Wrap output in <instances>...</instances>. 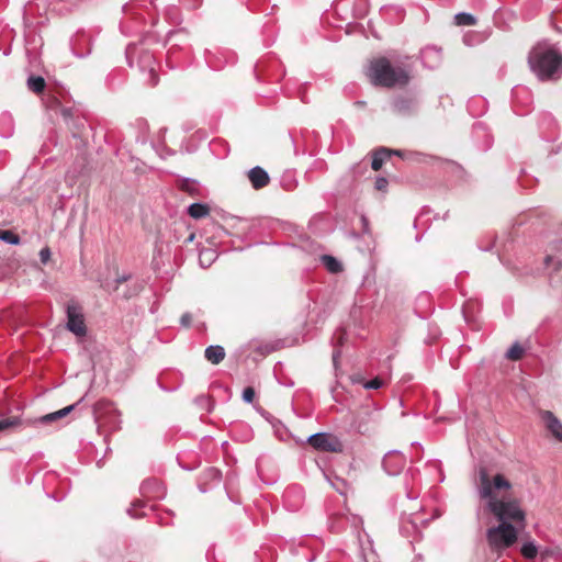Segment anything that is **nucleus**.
Instances as JSON below:
<instances>
[{
	"mask_svg": "<svg viewBox=\"0 0 562 562\" xmlns=\"http://www.w3.org/2000/svg\"><path fill=\"white\" fill-rule=\"evenodd\" d=\"M391 151H392V155H396V156H398V157H401V158H403V159L408 158V155H413L412 153H411V154H408V153H406V151L398 150V149H391Z\"/></svg>",
	"mask_w": 562,
	"mask_h": 562,
	"instance_id": "34",
	"label": "nucleus"
},
{
	"mask_svg": "<svg viewBox=\"0 0 562 562\" xmlns=\"http://www.w3.org/2000/svg\"><path fill=\"white\" fill-rule=\"evenodd\" d=\"M153 482H149V481H145L142 486H140V491L143 493H146L147 488L149 487V485L151 484Z\"/></svg>",
	"mask_w": 562,
	"mask_h": 562,
	"instance_id": "35",
	"label": "nucleus"
},
{
	"mask_svg": "<svg viewBox=\"0 0 562 562\" xmlns=\"http://www.w3.org/2000/svg\"><path fill=\"white\" fill-rule=\"evenodd\" d=\"M416 105L415 99L411 97H397L392 102L393 111L398 114H408L414 111Z\"/></svg>",
	"mask_w": 562,
	"mask_h": 562,
	"instance_id": "12",
	"label": "nucleus"
},
{
	"mask_svg": "<svg viewBox=\"0 0 562 562\" xmlns=\"http://www.w3.org/2000/svg\"><path fill=\"white\" fill-rule=\"evenodd\" d=\"M477 493L481 499L485 501L483 509L492 514L499 524L522 522L525 513L519 502L514 498H498L496 492L512 488L510 482L503 475L496 474L490 477L486 468L477 470Z\"/></svg>",
	"mask_w": 562,
	"mask_h": 562,
	"instance_id": "1",
	"label": "nucleus"
},
{
	"mask_svg": "<svg viewBox=\"0 0 562 562\" xmlns=\"http://www.w3.org/2000/svg\"><path fill=\"white\" fill-rule=\"evenodd\" d=\"M221 472L215 468H209L205 470L201 476V483L199 484V488L202 493H205L209 487L205 486L206 483H220L221 481Z\"/></svg>",
	"mask_w": 562,
	"mask_h": 562,
	"instance_id": "13",
	"label": "nucleus"
},
{
	"mask_svg": "<svg viewBox=\"0 0 562 562\" xmlns=\"http://www.w3.org/2000/svg\"><path fill=\"white\" fill-rule=\"evenodd\" d=\"M248 179L252 188L256 190L265 188L270 181L268 172L259 166H256L248 171Z\"/></svg>",
	"mask_w": 562,
	"mask_h": 562,
	"instance_id": "10",
	"label": "nucleus"
},
{
	"mask_svg": "<svg viewBox=\"0 0 562 562\" xmlns=\"http://www.w3.org/2000/svg\"><path fill=\"white\" fill-rule=\"evenodd\" d=\"M518 539L517 529L513 524H499L486 530V541L491 552L498 558L514 546Z\"/></svg>",
	"mask_w": 562,
	"mask_h": 562,
	"instance_id": "4",
	"label": "nucleus"
},
{
	"mask_svg": "<svg viewBox=\"0 0 562 562\" xmlns=\"http://www.w3.org/2000/svg\"><path fill=\"white\" fill-rule=\"evenodd\" d=\"M205 255H212V252H211V251H205V252H201V254H200V262H201L202 265H203V257H204Z\"/></svg>",
	"mask_w": 562,
	"mask_h": 562,
	"instance_id": "36",
	"label": "nucleus"
},
{
	"mask_svg": "<svg viewBox=\"0 0 562 562\" xmlns=\"http://www.w3.org/2000/svg\"><path fill=\"white\" fill-rule=\"evenodd\" d=\"M138 67L142 71H148L151 86L157 85V75L155 72V57L149 52H143L138 57Z\"/></svg>",
	"mask_w": 562,
	"mask_h": 562,
	"instance_id": "9",
	"label": "nucleus"
},
{
	"mask_svg": "<svg viewBox=\"0 0 562 562\" xmlns=\"http://www.w3.org/2000/svg\"><path fill=\"white\" fill-rule=\"evenodd\" d=\"M520 552L524 558L532 560L538 554V547L536 546L535 541H527L521 546Z\"/></svg>",
	"mask_w": 562,
	"mask_h": 562,
	"instance_id": "21",
	"label": "nucleus"
},
{
	"mask_svg": "<svg viewBox=\"0 0 562 562\" xmlns=\"http://www.w3.org/2000/svg\"><path fill=\"white\" fill-rule=\"evenodd\" d=\"M525 349L519 345V342H515L506 352V358L513 361H517L521 359Z\"/></svg>",
	"mask_w": 562,
	"mask_h": 562,
	"instance_id": "24",
	"label": "nucleus"
},
{
	"mask_svg": "<svg viewBox=\"0 0 562 562\" xmlns=\"http://www.w3.org/2000/svg\"><path fill=\"white\" fill-rule=\"evenodd\" d=\"M20 424V419L18 417H10L0 419V431L14 427Z\"/></svg>",
	"mask_w": 562,
	"mask_h": 562,
	"instance_id": "26",
	"label": "nucleus"
},
{
	"mask_svg": "<svg viewBox=\"0 0 562 562\" xmlns=\"http://www.w3.org/2000/svg\"><path fill=\"white\" fill-rule=\"evenodd\" d=\"M67 324L66 328L76 336L83 337L87 334L82 307L74 300L66 305Z\"/></svg>",
	"mask_w": 562,
	"mask_h": 562,
	"instance_id": "5",
	"label": "nucleus"
},
{
	"mask_svg": "<svg viewBox=\"0 0 562 562\" xmlns=\"http://www.w3.org/2000/svg\"><path fill=\"white\" fill-rule=\"evenodd\" d=\"M370 82L375 87H403L409 82V69L402 65H392L386 57H379L370 61L367 70Z\"/></svg>",
	"mask_w": 562,
	"mask_h": 562,
	"instance_id": "3",
	"label": "nucleus"
},
{
	"mask_svg": "<svg viewBox=\"0 0 562 562\" xmlns=\"http://www.w3.org/2000/svg\"><path fill=\"white\" fill-rule=\"evenodd\" d=\"M68 113V110H64L63 114L66 115Z\"/></svg>",
	"mask_w": 562,
	"mask_h": 562,
	"instance_id": "38",
	"label": "nucleus"
},
{
	"mask_svg": "<svg viewBox=\"0 0 562 562\" xmlns=\"http://www.w3.org/2000/svg\"><path fill=\"white\" fill-rule=\"evenodd\" d=\"M307 442L316 450L324 452H340L342 445L340 440L328 432L313 434L307 438Z\"/></svg>",
	"mask_w": 562,
	"mask_h": 562,
	"instance_id": "6",
	"label": "nucleus"
},
{
	"mask_svg": "<svg viewBox=\"0 0 562 562\" xmlns=\"http://www.w3.org/2000/svg\"><path fill=\"white\" fill-rule=\"evenodd\" d=\"M392 156V151L389 148L381 147L373 153L371 167L378 171L383 166L384 161Z\"/></svg>",
	"mask_w": 562,
	"mask_h": 562,
	"instance_id": "15",
	"label": "nucleus"
},
{
	"mask_svg": "<svg viewBox=\"0 0 562 562\" xmlns=\"http://www.w3.org/2000/svg\"><path fill=\"white\" fill-rule=\"evenodd\" d=\"M540 416L551 435L562 441V422L551 411H542Z\"/></svg>",
	"mask_w": 562,
	"mask_h": 562,
	"instance_id": "8",
	"label": "nucleus"
},
{
	"mask_svg": "<svg viewBox=\"0 0 562 562\" xmlns=\"http://www.w3.org/2000/svg\"><path fill=\"white\" fill-rule=\"evenodd\" d=\"M551 260H552V257L551 256H547L546 259H544L546 265L548 266Z\"/></svg>",
	"mask_w": 562,
	"mask_h": 562,
	"instance_id": "37",
	"label": "nucleus"
},
{
	"mask_svg": "<svg viewBox=\"0 0 562 562\" xmlns=\"http://www.w3.org/2000/svg\"><path fill=\"white\" fill-rule=\"evenodd\" d=\"M420 58L428 68H436L441 61V49L436 46H427L422 49Z\"/></svg>",
	"mask_w": 562,
	"mask_h": 562,
	"instance_id": "11",
	"label": "nucleus"
},
{
	"mask_svg": "<svg viewBox=\"0 0 562 562\" xmlns=\"http://www.w3.org/2000/svg\"><path fill=\"white\" fill-rule=\"evenodd\" d=\"M0 240L10 245H19L21 241L19 235L9 229H0Z\"/></svg>",
	"mask_w": 562,
	"mask_h": 562,
	"instance_id": "23",
	"label": "nucleus"
},
{
	"mask_svg": "<svg viewBox=\"0 0 562 562\" xmlns=\"http://www.w3.org/2000/svg\"><path fill=\"white\" fill-rule=\"evenodd\" d=\"M209 213L210 207L204 203L195 202L190 204L188 207V214L194 220L203 218L207 216Z\"/></svg>",
	"mask_w": 562,
	"mask_h": 562,
	"instance_id": "17",
	"label": "nucleus"
},
{
	"mask_svg": "<svg viewBox=\"0 0 562 562\" xmlns=\"http://www.w3.org/2000/svg\"><path fill=\"white\" fill-rule=\"evenodd\" d=\"M130 278H131V274H123V276H121V277H117V278L115 279V281H114V282H115V285L113 286V290H114V291H116V290L119 289V285H120L121 283L126 282L127 280H130Z\"/></svg>",
	"mask_w": 562,
	"mask_h": 562,
	"instance_id": "33",
	"label": "nucleus"
},
{
	"mask_svg": "<svg viewBox=\"0 0 562 562\" xmlns=\"http://www.w3.org/2000/svg\"><path fill=\"white\" fill-rule=\"evenodd\" d=\"M50 257V250L46 247L40 251V258L43 263H46Z\"/></svg>",
	"mask_w": 562,
	"mask_h": 562,
	"instance_id": "32",
	"label": "nucleus"
},
{
	"mask_svg": "<svg viewBox=\"0 0 562 562\" xmlns=\"http://www.w3.org/2000/svg\"><path fill=\"white\" fill-rule=\"evenodd\" d=\"M77 404L68 405L59 411H56L54 413L46 414L40 418V423L42 424H48L55 420H58L65 416H67L76 406Z\"/></svg>",
	"mask_w": 562,
	"mask_h": 562,
	"instance_id": "16",
	"label": "nucleus"
},
{
	"mask_svg": "<svg viewBox=\"0 0 562 562\" xmlns=\"http://www.w3.org/2000/svg\"><path fill=\"white\" fill-rule=\"evenodd\" d=\"M382 464L389 475H397L404 469L406 459L401 452L394 450L384 456Z\"/></svg>",
	"mask_w": 562,
	"mask_h": 562,
	"instance_id": "7",
	"label": "nucleus"
},
{
	"mask_svg": "<svg viewBox=\"0 0 562 562\" xmlns=\"http://www.w3.org/2000/svg\"><path fill=\"white\" fill-rule=\"evenodd\" d=\"M345 337L346 333L341 330H338L334 334L333 342L335 346V350L333 352V361L335 364L337 363V359L340 357V350L337 347L344 344Z\"/></svg>",
	"mask_w": 562,
	"mask_h": 562,
	"instance_id": "22",
	"label": "nucleus"
},
{
	"mask_svg": "<svg viewBox=\"0 0 562 562\" xmlns=\"http://www.w3.org/2000/svg\"><path fill=\"white\" fill-rule=\"evenodd\" d=\"M383 385V381L376 376L363 384V386L368 390H378Z\"/></svg>",
	"mask_w": 562,
	"mask_h": 562,
	"instance_id": "28",
	"label": "nucleus"
},
{
	"mask_svg": "<svg viewBox=\"0 0 562 562\" xmlns=\"http://www.w3.org/2000/svg\"><path fill=\"white\" fill-rule=\"evenodd\" d=\"M145 506L144 502L143 501H135L132 503L131 507L127 508V514L133 517V518H139L142 517L144 514L143 513H138L137 509L138 508H143Z\"/></svg>",
	"mask_w": 562,
	"mask_h": 562,
	"instance_id": "25",
	"label": "nucleus"
},
{
	"mask_svg": "<svg viewBox=\"0 0 562 562\" xmlns=\"http://www.w3.org/2000/svg\"><path fill=\"white\" fill-rule=\"evenodd\" d=\"M181 188L182 190L189 192L191 195H194L198 191L195 182L189 179L182 182Z\"/></svg>",
	"mask_w": 562,
	"mask_h": 562,
	"instance_id": "27",
	"label": "nucleus"
},
{
	"mask_svg": "<svg viewBox=\"0 0 562 562\" xmlns=\"http://www.w3.org/2000/svg\"><path fill=\"white\" fill-rule=\"evenodd\" d=\"M255 398V390L251 386L245 387L243 391V400L246 403H251Z\"/></svg>",
	"mask_w": 562,
	"mask_h": 562,
	"instance_id": "29",
	"label": "nucleus"
},
{
	"mask_svg": "<svg viewBox=\"0 0 562 562\" xmlns=\"http://www.w3.org/2000/svg\"><path fill=\"white\" fill-rule=\"evenodd\" d=\"M191 323H192V316L190 313H184L181 318H180V324L188 328L191 326Z\"/></svg>",
	"mask_w": 562,
	"mask_h": 562,
	"instance_id": "31",
	"label": "nucleus"
},
{
	"mask_svg": "<svg viewBox=\"0 0 562 562\" xmlns=\"http://www.w3.org/2000/svg\"><path fill=\"white\" fill-rule=\"evenodd\" d=\"M29 90L34 93H42L45 89V80L41 76H30L26 81Z\"/></svg>",
	"mask_w": 562,
	"mask_h": 562,
	"instance_id": "19",
	"label": "nucleus"
},
{
	"mask_svg": "<svg viewBox=\"0 0 562 562\" xmlns=\"http://www.w3.org/2000/svg\"><path fill=\"white\" fill-rule=\"evenodd\" d=\"M454 22L457 25H465L471 26L476 24V18L470 13L467 12H460L454 15Z\"/></svg>",
	"mask_w": 562,
	"mask_h": 562,
	"instance_id": "20",
	"label": "nucleus"
},
{
	"mask_svg": "<svg viewBox=\"0 0 562 562\" xmlns=\"http://www.w3.org/2000/svg\"><path fill=\"white\" fill-rule=\"evenodd\" d=\"M325 268L331 273H338L342 271V265L339 260L330 255H323L321 258Z\"/></svg>",
	"mask_w": 562,
	"mask_h": 562,
	"instance_id": "18",
	"label": "nucleus"
},
{
	"mask_svg": "<svg viewBox=\"0 0 562 562\" xmlns=\"http://www.w3.org/2000/svg\"><path fill=\"white\" fill-rule=\"evenodd\" d=\"M531 71L542 81L562 76V55L548 44H538L528 56Z\"/></svg>",
	"mask_w": 562,
	"mask_h": 562,
	"instance_id": "2",
	"label": "nucleus"
},
{
	"mask_svg": "<svg viewBox=\"0 0 562 562\" xmlns=\"http://www.w3.org/2000/svg\"><path fill=\"white\" fill-rule=\"evenodd\" d=\"M204 356L212 364H218L225 358V350L220 345H211L205 349Z\"/></svg>",
	"mask_w": 562,
	"mask_h": 562,
	"instance_id": "14",
	"label": "nucleus"
},
{
	"mask_svg": "<svg viewBox=\"0 0 562 562\" xmlns=\"http://www.w3.org/2000/svg\"><path fill=\"white\" fill-rule=\"evenodd\" d=\"M387 187V180L384 177H378L375 180V189L384 191Z\"/></svg>",
	"mask_w": 562,
	"mask_h": 562,
	"instance_id": "30",
	"label": "nucleus"
}]
</instances>
